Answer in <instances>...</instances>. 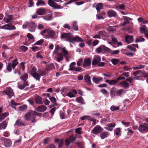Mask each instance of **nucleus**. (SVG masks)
<instances>
[{
    "instance_id": "ea45409f",
    "label": "nucleus",
    "mask_w": 148,
    "mask_h": 148,
    "mask_svg": "<svg viewBox=\"0 0 148 148\" xmlns=\"http://www.w3.org/2000/svg\"><path fill=\"white\" fill-rule=\"evenodd\" d=\"M76 100L78 103H81V104H85V103L84 102L83 98L81 97L77 98Z\"/></svg>"
},
{
    "instance_id": "a18cd8bd",
    "label": "nucleus",
    "mask_w": 148,
    "mask_h": 148,
    "mask_svg": "<svg viewBox=\"0 0 148 148\" xmlns=\"http://www.w3.org/2000/svg\"><path fill=\"white\" fill-rule=\"evenodd\" d=\"M76 65V63L75 62H73L71 63L69 65L70 68L69 69V71H72L75 68V66Z\"/></svg>"
},
{
    "instance_id": "2f4dec72",
    "label": "nucleus",
    "mask_w": 148,
    "mask_h": 148,
    "mask_svg": "<svg viewBox=\"0 0 148 148\" xmlns=\"http://www.w3.org/2000/svg\"><path fill=\"white\" fill-rule=\"evenodd\" d=\"M55 68V66L53 64H51L46 65V70L47 71H50Z\"/></svg>"
},
{
    "instance_id": "052dcab7",
    "label": "nucleus",
    "mask_w": 148,
    "mask_h": 148,
    "mask_svg": "<svg viewBox=\"0 0 148 148\" xmlns=\"http://www.w3.org/2000/svg\"><path fill=\"white\" fill-rule=\"evenodd\" d=\"M20 49L23 52H25L28 49V48L25 46H21L20 47Z\"/></svg>"
},
{
    "instance_id": "2eb2a0df",
    "label": "nucleus",
    "mask_w": 148,
    "mask_h": 148,
    "mask_svg": "<svg viewBox=\"0 0 148 148\" xmlns=\"http://www.w3.org/2000/svg\"><path fill=\"white\" fill-rule=\"evenodd\" d=\"M91 64V59L88 58L86 59L84 61L83 66L84 68L89 66Z\"/></svg>"
},
{
    "instance_id": "49530a36",
    "label": "nucleus",
    "mask_w": 148,
    "mask_h": 148,
    "mask_svg": "<svg viewBox=\"0 0 148 148\" xmlns=\"http://www.w3.org/2000/svg\"><path fill=\"white\" fill-rule=\"evenodd\" d=\"M119 84L122 85V86L125 88H128L129 86V84L125 81L121 82Z\"/></svg>"
},
{
    "instance_id": "09e8293b",
    "label": "nucleus",
    "mask_w": 148,
    "mask_h": 148,
    "mask_svg": "<svg viewBox=\"0 0 148 148\" xmlns=\"http://www.w3.org/2000/svg\"><path fill=\"white\" fill-rule=\"evenodd\" d=\"M36 4L37 6H38L39 5H44L45 3L43 0H37Z\"/></svg>"
},
{
    "instance_id": "473e14b6",
    "label": "nucleus",
    "mask_w": 148,
    "mask_h": 148,
    "mask_svg": "<svg viewBox=\"0 0 148 148\" xmlns=\"http://www.w3.org/2000/svg\"><path fill=\"white\" fill-rule=\"evenodd\" d=\"M45 10L44 8H40L37 10V13L39 15H42L45 13Z\"/></svg>"
},
{
    "instance_id": "ddd939ff",
    "label": "nucleus",
    "mask_w": 148,
    "mask_h": 148,
    "mask_svg": "<svg viewBox=\"0 0 148 148\" xmlns=\"http://www.w3.org/2000/svg\"><path fill=\"white\" fill-rule=\"evenodd\" d=\"M3 145L5 147H9L12 145V143L10 139L4 138L2 140Z\"/></svg>"
},
{
    "instance_id": "f3484780",
    "label": "nucleus",
    "mask_w": 148,
    "mask_h": 148,
    "mask_svg": "<svg viewBox=\"0 0 148 148\" xmlns=\"http://www.w3.org/2000/svg\"><path fill=\"white\" fill-rule=\"evenodd\" d=\"M54 142L58 145V147H62L64 144V141L62 139L56 138L55 139Z\"/></svg>"
},
{
    "instance_id": "dca6fc26",
    "label": "nucleus",
    "mask_w": 148,
    "mask_h": 148,
    "mask_svg": "<svg viewBox=\"0 0 148 148\" xmlns=\"http://www.w3.org/2000/svg\"><path fill=\"white\" fill-rule=\"evenodd\" d=\"M56 54V55L55 57V59L58 62H60L63 59V55L61 53H54Z\"/></svg>"
},
{
    "instance_id": "603ef678",
    "label": "nucleus",
    "mask_w": 148,
    "mask_h": 148,
    "mask_svg": "<svg viewBox=\"0 0 148 148\" xmlns=\"http://www.w3.org/2000/svg\"><path fill=\"white\" fill-rule=\"evenodd\" d=\"M145 40L144 38L142 37L139 36L136 38L135 42H144Z\"/></svg>"
},
{
    "instance_id": "6e6d98bb",
    "label": "nucleus",
    "mask_w": 148,
    "mask_h": 148,
    "mask_svg": "<svg viewBox=\"0 0 148 148\" xmlns=\"http://www.w3.org/2000/svg\"><path fill=\"white\" fill-rule=\"evenodd\" d=\"M43 18L47 21L50 20L51 19V16L50 14H48L43 17Z\"/></svg>"
},
{
    "instance_id": "f03ea898",
    "label": "nucleus",
    "mask_w": 148,
    "mask_h": 148,
    "mask_svg": "<svg viewBox=\"0 0 148 148\" xmlns=\"http://www.w3.org/2000/svg\"><path fill=\"white\" fill-rule=\"evenodd\" d=\"M57 31L49 29H44L40 32L42 35L45 36V38L46 39L54 38L56 37Z\"/></svg>"
},
{
    "instance_id": "f257e3e1",
    "label": "nucleus",
    "mask_w": 148,
    "mask_h": 148,
    "mask_svg": "<svg viewBox=\"0 0 148 148\" xmlns=\"http://www.w3.org/2000/svg\"><path fill=\"white\" fill-rule=\"evenodd\" d=\"M62 38H66V41L74 43L75 41L77 42H83V39L77 36L75 37L73 36L72 34L71 33H68L62 34L61 36Z\"/></svg>"
},
{
    "instance_id": "1a4fd4ad",
    "label": "nucleus",
    "mask_w": 148,
    "mask_h": 148,
    "mask_svg": "<svg viewBox=\"0 0 148 148\" xmlns=\"http://www.w3.org/2000/svg\"><path fill=\"white\" fill-rule=\"evenodd\" d=\"M103 129L99 125L95 126L92 130V133L94 134L99 133L103 131Z\"/></svg>"
},
{
    "instance_id": "3c124183",
    "label": "nucleus",
    "mask_w": 148,
    "mask_h": 148,
    "mask_svg": "<svg viewBox=\"0 0 148 148\" xmlns=\"http://www.w3.org/2000/svg\"><path fill=\"white\" fill-rule=\"evenodd\" d=\"M110 51H109L108 53H110L111 55H116L118 54L120 51L119 50H116L115 51H112L110 49Z\"/></svg>"
},
{
    "instance_id": "a211bd4d",
    "label": "nucleus",
    "mask_w": 148,
    "mask_h": 148,
    "mask_svg": "<svg viewBox=\"0 0 148 148\" xmlns=\"http://www.w3.org/2000/svg\"><path fill=\"white\" fill-rule=\"evenodd\" d=\"M124 21L122 24V25L123 26H125L126 24L130 23V21L132 20L131 18L126 16H123V17Z\"/></svg>"
},
{
    "instance_id": "79ce46f5",
    "label": "nucleus",
    "mask_w": 148,
    "mask_h": 148,
    "mask_svg": "<svg viewBox=\"0 0 148 148\" xmlns=\"http://www.w3.org/2000/svg\"><path fill=\"white\" fill-rule=\"evenodd\" d=\"M32 76L36 79V80L40 81V77L39 74L37 73H35L32 75Z\"/></svg>"
},
{
    "instance_id": "c756f323",
    "label": "nucleus",
    "mask_w": 148,
    "mask_h": 148,
    "mask_svg": "<svg viewBox=\"0 0 148 148\" xmlns=\"http://www.w3.org/2000/svg\"><path fill=\"white\" fill-rule=\"evenodd\" d=\"M104 5L102 3H99L96 5V9L98 12H99L103 8Z\"/></svg>"
},
{
    "instance_id": "e2e57ef3",
    "label": "nucleus",
    "mask_w": 148,
    "mask_h": 148,
    "mask_svg": "<svg viewBox=\"0 0 148 148\" xmlns=\"http://www.w3.org/2000/svg\"><path fill=\"white\" fill-rule=\"evenodd\" d=\"M114 132L115 133L116 135L118 136L120 134L121 129L120 128H117L114 130Z\"/></svg>"
},
{
    "instance_id": "4d7b16f0",
    "label": "nucleus",
    "mask_w": 148,
    "mask_h": 148,
    "mask_svg": "<svg viewBox=\"0 0 148 148\" xmlns=\"http://www.w3.org/2000/svg\"><path fill=\"white\" fill-rule=\"evenodd\" d=\"M36 71L37 69L36 67L34 66H33L30 71V74L32 75L35 73H37Z\"/></svg>"
},
{
    "instance_id": "b1692460",
    "label": "nucleus",
    "mask_w": 148,
    "mask_h": 148,
    "mask_svg": "<svg viewBox=\"0 0 148 148\" xmlns=\"http://www.w3.org/2000/svg\"><path fill=\"white\" fill-rule=\"evenodd\" d=\"M13 16L11 15L8 16L7 18L5 17L3 19V20L7 23H11V22L13 20Z\"/></svg>"
},
{
    "instance_id": "0eeeda50",
    "label": "nucleus",
    "mask_w": 148,
    "mask_h": 148,
    "mask_svg": "<svg viewBox=\"0 0 148 148\" xmlns=\"http://www.w3.org/2000/svg\"><path fill=\"white\" fill-rule=\"evenodd\" d=\"M101 58L100 56L98 55L95 56L92 61V65H97L101 61Z\"/></svg>"
},
{
    "instance_id": "5fc2aeb1",
    "label": "nucleus",
    "mask_w": 148,
    "mask_h": 148,
    "mask_svg": "<svg viewBox=\"0 0 148 148\" xmlns=\"http://www.w3.org/2000/svg\"><path fill=\"white\" fill-rule=\"evenodd\" d=\"M145 66L144 65H139L136 66H134L133 69H134L136 70L138 69H142L145 67Z\"/></svg>"
},
{
    "instance_id": "680f3d73",
    "label": "nucleus",
    "mask_w": 148,
    "mask_h": 148,
    "mask_svg": "<svg viewBox=\"0 0 148 148\" xmlns=\"http://www.w3.org/2000/svg\"><path fill=\"white\" fill-rule=\"evenodd\" d=\"M119 60L116 58H113L112 59L111 62L112 63L115 65L117 64L119 62Z\"/></svg>"
},
{
    "instance_id": "6ab92c4d",
    "label": "nucleus",
    "mask_w": 148,
    "mask_h": 148,
    "mask_svg": "<svg viewBox=\"0 0 148 148\" xmlns=\"http://www.w3.org/2000/svg\"><path fill=\"white\" fill-rule=\"evenodd\" d=\"M77 93V91L76 90L73 89L71 91L69 92L67 94V96L70 98H72L75 96V95Z\"/></svg>"
},
{
    "instance_id": "f704fd0d",
    "label": "nucleus",
    "mask_w": 148,
    "mask_h": 148,
    "mask_svg": "<svg viewBox=\"0 0 148 148\" xmlns=\"http://www.w3.org/2000/svg\"><path fill=\"white\" fill-rule=\"evenodd\" d=\"M9 115V113L7 112H5L2 114L0 115V122L2 121L4 119Z\"/></svg>"
},
{
    "instance_id": "69168bd1",
    "label": "nucleus",
    "mask_w": 148,
    "mask_h": 148,
    "mask_svg": "<svg viewBox=\"0 0 148 148\" xmlns=\"http://www.w3.org/2000/svg\"><path fill=\"white\" fill-rule=\"evenodd\" d=\"M27 106L26 105H23L19 107L20 110L22 111L25 110L27 109Z\"/></svg>"
},
{
    "instance_id": "de8ad7c7",
    "label": "nucleus",
    "mask_w": 148,
    "mask_h": 148,
    "mask_svg": "<svg viewBox=\"0 0 148 148\" xmlns=\"http://www.w3.org/2000/svg\"><path fill=\"white\" fill-rule=\"evenodd\" d=\"M100 37H105L107 35V33L104 30H102L98 32Z\"/></svg>"
},
{
    "instance_id": "7ed1b4c3",
    "label": "nucleus",
    "mask_w": 148,
    "mask_h": 148,
    "mask_svg": "<svg viewBox=\"0 0 148 148\" xmlns=\"http://www.w3.org/2000/svg\"><path fill=\"white\" fill-rule=\"evenodd\" d=\"M36 112L29 110L25 115L24 118L27 121H31L32 123L36 122L35 116L36 114Z\"/></svg>"
},
{
    "instance_id": "a878e982",
    "label": "nucleus",
    "mask_w": 148,
    "mask_h": 148,
    "mask_svg": "<svg viewBox=\"0 0 148 148\" xmlns=\"http://www.w3.org/2000/svg\"><path fill=\"white\" fill-rule=\"evenodd\" d=\"M105 82L108 83L110 85H114L117 83L118 82V80L115 79L113 80L107 79L106 80Z\"/></svg>"
},
{
    "instance_id": "393cba45",
    "label": "nucleus",
    "mask_w": 148,
    "mask_h": 148,
    "mask_svg": "<svg viewBox=\"0 0 148 148\" xmlns=\"http://www.w3.org/2000/svg\"><path fill=\"white\" fill-rule=\"evenodd\" d=\"M125 41L126 42L129 44L133 41V38L132 36H128L125 37Z\"/></svg>"
},
{
    "instance_id": "37998d69",
    "label": "nucleus",
    "mask_w": 148,
    "mask_h": 148,
    "mask_svg": "<svg viewBox=\"0 0 148 148\" xmlns=\"http://www.w3.org/2000/svg\"><path fill=\"white\" fill-rule=\"evenodd\" d=\"M6 70L8 72H10L11 71L12 68V65L11 63H9L7 65Z\"/></svg>"
},
{
    "instance_id": "13d9d810",
    "label": "nucleus",
    "mask_w": 148,
    "mask_h": 148,
    "mask_svg": "<svg viewBox=\"0 0 148 148\" xmlns=\"http://www.w3.org/2000/svg\"><path fill=\"white\" fill-rule=\"evenodd\" d=\"M0 124L1 125V128L3 129H5L6 128L7 125L6 122L5 121H4Z\"/></svg>"
},
{
    "instance_id": "c03bdc74",
    "label": "nucleus",
    "mask_w": 148,
    "mask_h": 148,
    "mask_svg": "<svg viewBox=\"0 0 148 148\" xmlns=\"http://www.w3.org/2000/svg\"><path fill=\"white\" fill-rule=\"evenodd\" d=\"M25 63L24 62H21L19 64V66L17 69H20V71L21 70L23 71H24L25 69V66H24Z\"/></svg>"
},
{
    "instance_id": "bb28decb",
    "label": "nucleus",
    "mask_w": 148,
    "mask_h": 148,
    "mask_svg": "<svg viewBox=\"0 0 148 148\" xmlns=\"http://www.w3.org/2000/svg\"><path fill=\"white\" fill-rule=\"evenodd\" d=\"M109 133L107 132H104L101 133L100 134L101 138L103 139L108 137L109 136Z\"/></svg>"
},
{
    "instance_id": "4be33fe9",
    "label": "nucleus",
    "mask_w": 148,
    "mask_h": 148,
    "mask_svg": "<svg viewBox=\"0 0 148 148\" xmlns=\"http://www.w3.org/2000/svg\"><path fill=\"white\" fill-rule=\"evenodd\" d=\"M47 108V107L45 106L41 105L38 107L37 110L38 112H43L45 111Z\"/></svg>"
},
{
    "instance_id": "39448f33",
    "label": "nucleus",
    "mask_w": 148,
    "mask_h": 148,
    "mask_svg": "<svg viewBox=\"0 0 148 148\" xmlns=\"http://www.w3.org/2000/svg\"><path fill=\"white\" fill-rule=\"evenodd\" d=\"M110 49L104 45H101L96 49V51L98 54L100 53H108L110 51Z\"/></svg>"
},
{
    "instance_id": "e433bc0d",
    "label": "nucleus",
    "mask_w": 148,
    "mask_h": 148,
    "mask_svg": "<svg viewBox=\"0 0 148 148\" xmlns=\"http://www.w3.org/2000/svg\"><path fill=\"white\" fill-rule=\"evenodd\" d=\"M63 48L61 46H60L59 45H57L56 47L55 50L53 52V53H58V50H62Z\"/></svg>"
},
{
    "instance_id": "338daca9",
    "label": "nucleus",
    "mask_w": 148,
    "mask_h": 148,
    "mask_svg": "<svg viewBox=\"0 0 148 148\" xmlns=\"http://www.w3.org/2000/svg\"><path fill=\"white\" fill-rule=\"evenodd\" d=\"M110 121V119L109 118L107 117L106 119L103 118L101 119V123H107Z\"/></svg>"
},
{
    "instance_id": "5701e85b",
    "label": "nucleus",
    "mask_w": 148,
    "mask_h": 148,
    "mask_svg": "<svg viewBox=\"0 0 148 148\" xmlns=\"http://www.w3.org/2000/svg\"><path fill=\"white\" fill-rule=\"evenodd\" d=\"M103 79L102 77L95 76L93 77L92 78L93 81L96 84H98L99 82L102 80Z\"/></svg>"
},
{
    "instance_id": "f8f14e48",
    "label": "nucleus",
    "mask_w": 148,
    "mask_h": 148,
    "mask_svg": "<svg viewBox=\"0 0 148 148\" xmlns=\"http://www.w3.org/2000/svg\"><path fill=\"white\" fill-rule=\"evenodd\" d=\"M3 92H4L10 98L14 95L13 90L10 88H8L7 90H4Z\"/></svg>"
},
{
    "instance_id": "20e7f679",
    "label": "nucleus",
    "mask_w": 148,
    "mask_h": 148,
    "mask_svg": "<svg viewBox=\"0 0 148 148\" xmlns=\"http://www.w3.org/2000/svg\"><path fill=\"white\" fill-rule=\"evenodd\" d=\"M55 2L62 3L63 1L62 0H48V4L54 9H61L63 8V6L57 4Z\"/></svg>"
},
{
    "instance_id": "6e6552de",
    "label": "nucleus",
    "mask_w": 148,
    "mask_h": 148,
    "mask_svg": "<svg viewBox=\"0 0 148 148\" xmlns=\"http://www.w3.org/2000/svg\"><path fill=\"white\" fill-rule=\"evenodd\" d=\"M28 82L21 81L18 83V87L20 89L22 90L27 86H28Z\"/></svg>"
},
{
    "instance_id": "423d86ee",
    "label": "nucleus",
    "mask_w": 148,
    "mask_h": 148,
    "mask_svg": "<svg viewBox=\"0 0 148 148\" xmlns=\"http://www.w3.org/2000/svg\"><path fill=\"white\" fill-rule=\"evenodd\" d=\"M0 28L8 30H15L16 29V27L15 26L12 25L11 23L9 24H6L0 27Z\"/></svg>"
},
{
    "instance_id": "c85d7f7f",
    "label": "nucleus",
    "mask_w": 148,
    "mask_h": 148,
    "mask_svg": "<svg viewBox=\"0 0 148 148\" xmlns=\"http://www.w3.org/2000/svg\"><path fill=\"white\" fill-rule=\"evenodd\" d=\"M15 125L19 126H23L24 125V123L21 119H19L16 121Z\"/></svg>"
},
{
    "instance_id": "864d4df0",
    "label": "nucleus",
    "mask_w": 148,
    "mask_h": 148,
    "mask_svg": "<svg viewBox=\"0 0 148 148\" xmlns=\"http://www.w3.org/2000/svg\"><path fill=\"white\" fill-rule=\"evenodd\" d=\"M142 71H141L138 70L136 71L133 73V75L134 76H140Z\"/></svg>"
},
{
    "instance_id": "8fccbe9b",
    "label": "nucleus",
    "mask_w": 148,
    "mask_h": 148,
    "mask_svg": "<svg viewBox=\"0 0 148 148\" xmlns=\"http://www.w3.org/2000/svg\"><path fill=\"white\" fill-rule=\"evenodd\" d=\"M19 105V104L18 103H16L13 101L12 100L11 101V106L14 108L15 110H16V106Z\"/></svg>"
},
{
    "instance_id": "9d476101",
    "label": "nucleus",
    "mask_w": 148,
    "mask_h": 148,
    "mask_svg": "<svg viewBox=\"0 0 148 148\" xmlns=\"http://www.w3.org/2000/svg\"><path fill=\"white\" fill-rule=\"evenodd\" d=\"M138 130L142 133H146L148 132V127L145 125L141 124L139 125Z\"/></svg>"
},
{
    "instance_id": "72a5a7b5",
    "label": "nucleus",
    "mask_w": 148,
    "mask_h": 148,
    "mask_svg": "<svg viewBox=\"0 0 148 148\" xmlns=\"http://www.w3.org/2000/svg\"><path fill=\"white\" fill-rule=\"evenodd\" d=\"M72 28L75 31H77L78 30V25L76 21H75L73 23Z\"/></svg>"
},
{
    "instance_id": "0e129e2a",
    "label": "nucleus",
    "mask_w": 148,
    "mask_h": 148,
    "mask_svg": "<svg viewBox=\"0 0 148 148\" xmlns=\"http://www.w3.org/2000/svg\"><path fill=\"white\" fill-rule=\"evenodd\" d=\"M62 52L63 53V56H66V55L68 54V52L66 50L65 47L63 48Z\"/></svg>"
},
{
    "instance_id": "7c9ffc66",
    "label": "nucleus",
    "mask_w": 148,
    "mask_h": 148,
    "mask_svg": "<svg viewBox=\"0 0 148 148\" xmlns=\"http://www.w3.org/2000/svg\"><path fill=\"white\" fill-rule=\"evenodd\" d=\"M28 77V75L27 73H25L21 75L20 77V79L23 82H28L27 81Z\"/></svg>"
},
{
    "instance_id": "9b49d317",
    "label": "nucleus",
    "mask_w": 148,
    "mask_h": 148,
    "mask_svg": "<svg viewBox=\"0 0 148 148\" xmlns=\"http://www.w3.org/2000/svg\"><path fill=\"white\" fill-rule=\"evenodd\" d=\"M25 24V25H29V30L30 32H33L35 31L36 27L34 23L31 22L29 23L28 22H27Z\"/></svg>"
},
{
    "instance_id": "a19ab883",
    "label": "nucleus",
    "mask_w": 148,
    "mask_h": 148,
    "mask_svg": "<svg viewBox=\"0 0 148 148\" xmlns=\"http://www.w3.org/2000/svg\"><path fill=\"white\" fill-rule=\"evenodd\" d=\"M116 93L118 94L120 96L126 93V91L123 89H120L119 90H117L116 91Z\"/></svg>"
},
{
    "instance_id": "cd10ccee",
    "label": "nucleus",
    "mask_w": 148,
    "mask_h": 148,
    "mask_svg": "<svg viewBox=\"0 0 148 148\" xmlns=\"http://www.w3.org/2000/svg\"><path fill=\"white\" fill-rule=\"evenodd\" d=\"M84 79L85 80V82L89 85L91 84L90 78V76L88 75H86L84 77Z\"/></svg>"
},
{
    "instance_id": "c9c22d12",
    "label": "nucleus",
    "mask_w": 148,
    "mask_h": 148,
    "mask_svg": "<svg viewBox=\"0 0 148 148\" xmlns=\"http://www.w3.org/2000/svg\"><path fill=\"white\" fill-rule=\"evenodd\" d=\"M11 63L12 65V69L14 70L18 63L17 59H15L14 60L12 61V63Z\"/></svg>"
},
{
    "instance_id": "58836bf2",
    "label": "nucleus",
    "mask_w": 148,
    "mask_h": 148,
    "mask_svg": "<svg viewBox=\"0 0 148 148\" xmlns=\"http://www.w3.org/2000/svg\"><path fill=\"white\" fill-rule=\"evenodd\" d=\"M46 71V70H42L41 69H40L38 70V72L40 76H44L45 77L47 75Z\"/></svg>"
},
{
    "instance_id": "4c0bfd02",
    "label": "nucleus",
    "mask_w": 148,
    "mask_h": 148,
    "mask_svg": "<svg viewBox=\"0 0 148 148\" xmlns=\"http://www.w3.org/2000/svg\"><path fill=\"white\" fill-rule=\"evenodd\" d=\"M147 27L145 25H143L142 27H140V33L142 34H144L147 31Z\"/></svg>"
},
{
    "instance_id": "bf43d9fd",
    "label": "nucleus",
    "mask_w": 148,
    "mask_h": 148,
    "mask_svg": "<svg viewBox=\"0 0 148 148\" xmlns=\"http://www.w3.org/2000/svg\"><path fill=\"white\" fill-rule=\"evenodd\" d=\"M119 109V107L116 106H112L110 108L111 110L113 111L118 110Z\"/></svg>"
},
{
    "instance_id": "412c9836",
    "label": "nucleus",
    "mask_w": 148,
    "mask_h": 148,
    "mask_svg": "<svg viewBox=\"0 0 148 148\" xmlns=\"http://www.w3.org/2000/svg\"><path fill=\"white\" fill-rule=\"evenodd\" d=\"M35 102L38 104H43L42 99V98L39 96H38L35 97Z\"/></svg>"
},
{
    "instance_id": "4468645a",
    "label": "nucleus",
    "mask_w": 148,
    "mask_h": 148,
    "mask_svg": "<svg viewBox=\"0 0 148 148\" xmlns=\"http://www.w3.org/2000/svg\"><path fill=\"white\" fill-rule=\"evenodd\" d=\"M116 125V124L115 123L113 122L106 125L105 128L108 131H112L113 130V128Z\"/></svg>"
},
{
    "instance_id": "774afa93",
    "label": "nucleus",
    "mask_w": 148,
    "mask_h": 148,
    "mask_svg": "<svg viewBox=\"0 0 148 148\" xmlns=\"http://www.w3.org/2000/svg\"><path fill=\"white\" fill-rule=\"evenodd\" d=\"M68 139L70 140L71 142L72 143L75 140L76 137L72 135Z\"/></svg>"
},
{
    "instance_id": "aec40b11",
    "label": "nucleus",
    "mask_w": 148,
    "mask_h": 148,
    "mask_svg": "<svg viewBox=\"0 0 148 148\" xmlns=\"http://www.w3.org/2000/svg\"><path fill=\"white\" fill-rule=\"evenodd\" d=\"M108 16L110 17H116L117 16L116 12L114 11L110 10L107 12Z\"/></svg>"
}]
</instances>
